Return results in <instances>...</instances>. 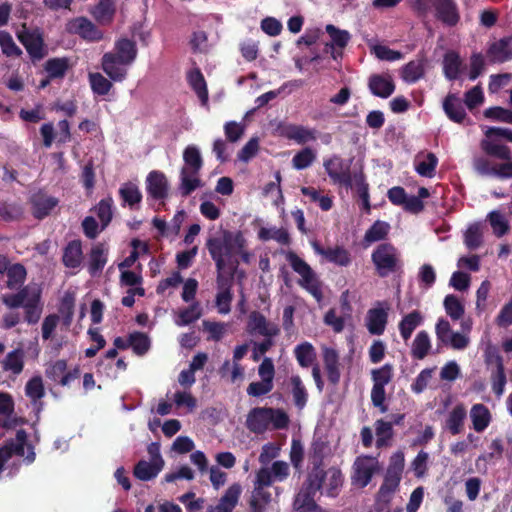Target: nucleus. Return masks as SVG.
Returning <instances> with one entry per match:
<instances>
[{"mask_svg": "<svg viewBox=\"0 0 512 512\" xmlns=\"http://www.w3.org/2000/svg\"><path fill=\"white\" fill-rule=\"evenodd\" d=\"M483 153L502 162L492 164L486 157H477L473 161L475 171L482 176H494L499 179L512 178V150L507 145L483 144Z\"/></svg>", "mask_w": 512, "mask_h": 512, "instance_id": "nucleus-1", "label": "nucleus"}, {"mask_svg": "<svg viewBox=\"0 0 512 512\" xmlns=\"http://www.w3.org/2000/svg\"><path fill=\"white\" fill-rule=\"evenodd\" d=\"M245 246L246 239L241 231L236 233L224 231L222 238L211 237L206 242V247L217 270H224L226 266H230V261L236 260L233 259V256L237 254V250H241Z\"/></svg>", "mask_w": 512, "mask_h": 512, "instance_id": "nucleus-2", "label": "nucleus"}, {"mask_svg": "<svg viewBox=\"0 0 512 512\" xmlns=\"http://www.w3.org/2000/svg\"><path fill=\"white\" fill-rule=\"evenodd\" d=\"M289 423V415L283 409L255 407L249 411L245 425L250 432L263 434L270 426L273 430L287 429Z\"/></svg>", "mask_w": 512, "mask_h": 512, "instance_id": "nucleus-3", "label": "nucleus"}, {"mask_svg": "<svg viewBox=\"0 0 512 512\" xmlns=\"http://www.w3.org/2000/svg\"><path fill=\"white\" fill-rule=\"evenodd\" d=\"M371 261L379 277H387L402 268L398 249L389 242L379 244L371 254Z\"/></svg>", "mask_w": 512, "mask_h": 512, "instance_id": "nucleus-4", "label": "nucleus"}, {"mask_svg": "<svg viewBox=\"0 0 512 512\" xmlns=\"http://www.w3.org/2000/svg\"><path fill=\"white\" fill-rule=\"evenodd\" d=\"M324 482L325 478L320 477L316 471L308 472L306 480L294 499L293 506L296 512H315L318 509L315 496Z\"/></svg>", "mask_w": 512, "mask_h": 512, "instance_id": "nucleus-5", "label": "nucleus"}, {"mask_svg": "<svg viewBox=\"0 0 512 512\" xmlns=\"http://www.w3.org/2000/svg\"><path fill=\"white\" fill-rule=\"evenodd\" d=\"M286 260L294 272L301 276L298 282L299 285L317 300H320L322 298L321 284L310 265L293 251H289L286 254Z\"/></svg>", "mask_w": 512, "mask_h": 512, "instance_id": "nucleus-6", "label": "nucleus"}, {"mask_svg": "<svg viewBox=\"0 0 512 512\" xmlns=\"http://www.w3.org/2000/svg\"><path fill=\"white\" fill-rule=\"evenodd\" d=\"M323 166L334 184H339L346 188L353 187V176L351 174L350 165L340 156L334 155L324 160Z\"/></svg>", "mask_w": 512, "mask_h": 512, "instance_id": "nucleus-7", "label": "nucleus"}, {"mask_svg": "<svg viewBox=\"0 0 512 512\" xmlns=\"http://www.w3.org/2000/svg\"><path fill=\"white\" fill-rule=\"evenodd\" d=\"M378 470L379 463L375 458L371 456L357 457L353 464L352 484L359 488L366 487Z\"/></svg>", "mask_w": 512, "mask_h": 512, "instance_id": "nucleus-8", "label": "nucleus"}, {"mask_svg": "<svg viewBox=\"0 0 512 512\" xmlns=\"http://www.w3.org/2000/svg\"><path fill=\"white\" fill-rule=\"evenodd\" d=\"M66 31L78 35L85 41L98 42L104 37L103 32L87 17L80 16L71 19L66 24Z\"/></svg>", "mask_w": 512, "mask_h": 512, "instance_id": "nucleus-9", "label": "nucleus"}, {"mask_svg": "<svg viewBox=\"0 0 512 512\" xmlns=\"http://www.w3.org/2000/svg\"><path fill=\"white\" fill-rule=\"evenodd\" d=\"M17 38L33 60H41L45 56L44 39L39 29H24L17 33Z\"/></svg>", "mask_w": 512, "mask_h": 512, "instance_id": "nucleus-10", "label": "nucleus"}, {"mask_svg": "<svg viewBox=\"0 0 512 512\" xmlns=\"http://www.w3.org/2000/svg\"><path fill=\"white\" fill-rule=\"evenodd\" d=\"M46 377L61 386H69L73 381L80 377L79 367L67 371V361L59 359L49 365L45 370Z\"/></svg>", "mask_w": 512, "mask_h": 512, "instance_id": "nucleus-11", "label": "nucleus"}, {"mask_svg": "<svg viewBox=\"0 0 512 512\" xmlns=\"http://www.w3.org/2000/svg\"><path fill=\"white\" fill-rule=\"evenodd\" d=\"M368 89L372 95L387 99L395 91L396 85L392 75L388 72L371 74L368 78Z\"/></svg>", "mask_w": 512, "mask_h": 512, "instance_id": "nucleus-12", "label": "nucleus"}, {"mask_svg": "<svg viewBox=\"0 0 512 512\" xmlns=\"http://www.w3.org/2000/svg\"><path fill=\"white\" fill-rule=\"evenodd\" d=\"M280 136L303 145L317 140V130L298 124H285L279 127Z\"/></svg>", "mask_w": 512, "mask_h": 512, "instance_id": "nucleus-13", "label": "nucleus"}, {"mask_svg": "<svg viewBox=\"0 0 512 512\" xmlns=\"http://www.w3.org/2000/svg\"><path fill=\"white\" fill-rule=\"evenodd\" d=\"M435 8L436 17L447 26H456L460 20L458 6L454 0H429Z\"/></svg>", "mask_w": 512, "mask_h": 512, "instance_id": "nucleus-14", "label": "nucleus"}, {"mask_svg": "<svg viewBox=\"0 0 512 512\" xmlns=\"http://www.w3.org/2000/svg\"><path fill=\"white\" fill-rule=\"evenodd\" d=\"M147 193L155 200H163L168 196L169 183L163 172L151 171L146 178Z\"/></svg>", "mask_w": 512, "mask_h": 512, "instance_id": "nucleus-15", "label": "nucleus"}, {"mask_svg": "<svg viewBox=\"0 0 512 512\" xmlns=\"http://www.w3.org/2000/svg\"><path fill=\"white\" fill-rule=\"evenodd\" d=\"M247 327L250 333L257 332L264 337H275L280 332L276 324L268 322L266 317L258 311L250 313Z\"/></svg>", "mask_w": 512, "mask_h": 512, "instance_id": "nucleus-16", "label": "nucleus"}, {"mask_svg": "<svg viewBox=\"0 0 512 512\" xmlns=\"http://www.w3.org/2000/svg\"><path fill=\"white\" fill-rule=\"evenodd\" d=\"M487 57L491 63H504L512 59V36L503 37L493 42L488 50Z\"/></svg>", "mask_w": 512, "mask_h": 512, "instance_id": "nucleus-17", "label": "nucleus"}, {"mask_svg": "<svg viewBox=\"0 0 512 512\" xmlns=\"http://www.w3.org/2000/svg\"><path fill=\"white\" fill-rule=\"evenodd\" d=\"M402 474L386 471V474L384 476V481L381 484L377 496H376V502L378 505L386 506L390 503L392 499V495L397 490L400 481H401Z\"/></svg>", "mask_w": 512, "mask_h": 512, "instance_id": "nucleus-18", "label": "nucleus"}, {"mask_svg": "<svg viewBox=\"0 0 512 512\" xmlns=\"http://www.w3.org/2000/svg\"><path fill=\"white\" fill-rule=\"evenodd\" d=\"M58 203L59 200L53 196L43 193L34 194L31 198L32 215L36 219L42 220L50 215Z\"/></svg>", "mask_w": 512, "mask_h": 512, "instance_id": "nucleus-19", "label": "nucleus"}, {"mask_svg": "<svg viewBox=\"0 0 512 512\" xmlns=\"http://www.w3.org/2000/svg\"><path fill=\"white\" fill-rule=\"evenodd\" d=\"M241 495V486L237 483L232 484L219 499L215 506H209L207 512H233L238 504Z\"/></svg>", "mask_w": 512, "mask_h": 512, "instance_id": "nucleus-20", "label": "nucleus"}, {"mask_svg": "<svg viewBox=\"0 0 512 512\" xmlns=\"http://www.w3.org/2000/svg\"><path fill=\"white\" fill-rule=\"evenodd\" d=\"M124 64L120 62L117 56L112 52H107L102 56L101 66L102 70L113 80L122 81L127 75V70Z\"/></svg>", "mask_w": 512, "mask_h": 512, "instance_id": "nucleus-21", "label": "nucleus"}, {"mask_svg": "<svg viewBox=\"0 0 512 512\" xmlns=\"http://www.w3.org/2000/svg\"><path fill=\"white\" fill-rule=\"evenodd\" d=\"M443 110L449 120L461 124L467 114L461 99L453 93H449L443 100Z\"/></svg>", "mask_w": 512, "mask_h": 512, "instance_id": "nucleus-22", "label": "nucleus"}, {"mask_svg": "<svg viewBox=\"0 0 512 512\" xmlns=\"http://www.w3.org/2000/svg\"><path fill=\"white\" fill-rule=\"evenodd\" d=\"M323 361L328 381L333 385H337L341 376L338 352L333 348H325L323 351Z\"/></svg>", "mask_w": 512, "mask_h": 512, "instance_id": "nucleus-23", "label": "nucleus"}, {"mask_svg": "<svg viewBox=\"0 0 512 512\" xmlns=\"http://www.w3.org/2000/svg\"><path fill=\"white\" fill-rule=\"evenodd\" d=\"M388 314L382 308L370 309L367 313V329L372 335H382L387 324Z\"/></svg>", "mask_w": 512, "mask_h": 512, "instance_id": "nucleus-24", "label": "nucleus"}, {"mask_svg": "<svg viewBox=\"0 0 512 512\" xmlns=\"http://www.w3.org/2000/svg\"><path fill=\"white\" fill-rule=\"evenodd\" d=\"M83 259L82 243L80 240L68 242L63 250L62 262L67 268H78Z\"/></svg>", "mask_w": 512, "mask_h": 512, "instance_id": "nucleus-25", "label": "nucleus"}, {"mask_svg": "<svg viewBox=\"0 0 512 512\" xmlns=\"http://www.w3.org/2000/svg\"><path fill=\"white\" fill-rule=\"evenodd\" d=\"M424 321V316L419 310H413L403 316L398 324L399 332L404 341L410 339L414 330Z\"/></svg>", "mask_w": 512, "mask_h": 512, "instance_id": "nucleus-26", "label": "nucleus"}, {"mask_svg": "<svg viewBox=\"0 0 512 512\" xmlns=\"http://www.w3.org/2000/svg\"><path fill=\"white\" fill-rule=\"evenodd\" d=\"M23 308L24 320L30 325L38 323L43 311V306L41 304V292L37 291L33 293L25 302Z\"/></svg>", "mask_w": 512, "mask_h": 512, "instance_id": "nucleus-27", "label": "nucleus"}, {"mask_svg": "<svg viewBox=\"0 0 512 512\" xmlns=\"http://www.w3.org/2000/svg\"><path fill=\"white\" fill-rule=\"evenodd\" d=\"M107 263V251L104 244L98 243L91 248L88 261V271L91 276L100 273Z\"/></svg>", "mask_w": 512, "mask_h": 512, "instance_id": "nucleus-28", "label": "nucleus"}, {"mask_svg": "<svg viewBox=\"0 0 512 512\" xmlns=\"http://www.w3.org/2000/svg\"><path fill=\"white\" fill-rule=\"evenodd\" d=\"M118 193L122 200V206L127 205L131 209H135L141 203L143 197L139 187L132 182L123 183Z\"/></svg>", "mask_w": 512, "mask_h": 512, "instance_id": "nucleus-29", "label": "nucleus"}, {"mask_svg": "<svg viewBox=\"0 0 512 512\" xmlns=\"http://www.w3.org/2000/svg\"><path fill=\"white\" fill-rule=\"evenodd\" d=\"M115 56L124 64H132L137 57V46L133 40L121 38L115 43Z\"/></svg>", "mask_w": 512, "mask_h": 512, "instance_id": "nucleus-30", "label": "nucleus"}, {"mask_svg": "<svg viewBox=\"0 0 512 512\" xmlns=\"http://www.w3.org/2000/svg\"><path fill=\"white\" fill-rule=\"evenodd\" d=\"M187 81L202 104H206L208 102V89L201 70L199 68H194L189 71Z\"/></svg>", "mask_w": 512, "mask_h": 512, "instance_id": "nucleus-31", "label": "nucleus"}, {"mask_svg": "<svg viewBox=\"0 0 512 512\" xmlns=\"http://www.w3.org/2000/svg\"><path fill=\"white\" fill-rule=\"evenodd\" d=\"M425 74V61L423 59H416L408 62L402 67L401 77L406 83H416Z\"/></svg>", "mask_w": 512, "mask_h": 512, "instance_id": "nucleus-32", "label": "nucleus"}, {"mask_svg": "<svg viewBox=\"0 0 512 512\" xmlns=\"http://www.w3.org/2000/svg\"><path fill=\"white\" fill-rule=\"evenodd\" d=\"M25 353L21 348L14 349L7 353L2 361V369L5 372H11L14 375H19L24 368Z\"/></svg>", "mask_w": 512, "mask_h": 512, "instance_id": "nucleus-33", "label": "nucleus"}, {"mask_svg": "<svg viewBox=\"0 0 512 512\" xmlns=\"http://www.w3.org/2000/svg\"><path fill=\"white\" fill-rule=\"evenodd\" d=\"M271 493L262 487H255L249 500V512H268Z\"/></svg>", "mask_w": 512, "mask_h": 512, "instance_id": "nucleus-34", "label": "nucleus"}, {"mask_svg": "<svg viewBox=\"0 0 512 512\" xmlns=\"http://www.w3.org/2000/svg\"><path fill=\"white\" fill-rule=\"evenodd\" d=\"M473 428L476 432L484 431L491 421L489 409L484 404H475L470 411Z\"/></svg>", "mask_w": 512, "mask_h": 512, "instance_id": "nucleus-35", "label": "nucleus"}, {"mask_svg": "<svg viewBox=\"0 0 512 512\" xmlns=\"http://www.w3.org/2000/svg\"><path fill=\"white\" fill-rule=\"evenodd\" d=\"M461 65L462 61L457 52L448 51L445 53L443 58V72L448 80L454 81L459 78Z\"/></svg>", "mask_w": 512, "mask_h": 512, "instance_id": "nucleus-36", "label": "nucleus"}, {"mask_svg": "<svg viewBox=\"0 0 512 512\" xmlns=\"http://www.w3.org/2000/svg\"><path fill=\"white\" fill-rule=\"evenodd\" d=\"M70 67L69 59L66 57H55L48 59L44 64V70L50 78L63 79Z\"/></svg>", "mask_w": 512, "mask_h": 512, "instance_id": "nucleus-37", "label": "nucleus"}, {"mask_svg": "<svg viewBox=\"0 0 512 512\" xmlns=\"http://www.w3.org/2000/svg\"><path fill=\"white\" fill-rule=\"evenodd\" d=\"M438 165V158L432 152H428L423 159L417 157L414 168L415 171L422 177L433 178L436 174Z\"/></svg>", "mask_w": 512, "mask_h": 512, "instance_id": "nucleus-38", "label": "nucleus"}, {"mask_svg": "<svg viewBox=\"0 0 512 512\" xmlns=\"http://www.w3.org/2000/svg\"><path fill=\"white\" fill-rule=\"evenodd\" d=\"M294 356L302 368H308L315 362L317 354L314 346L305 341L294 348Z\"/></svg>", "mask_w": 512, "mask_h": 512, "instance_id": "nucleus-39", "label": "nucleus"}, {"mask_svg": "<svg viewBox=\"0 0 512 512\" xmlns=\"http://www.w3.org/2000/svg\"><path fill=\"white\" fill-rule=\"evenodd\" d=\"M431 349L430 337L427 331L422 330L417 333L411 347V356L414 359H424Z\"/></svg>", "mask_w": 512, "mask_h": 512, "instance_id": "nucleus-40", "label": "nucleus"}, {"mask_svg": "<svg viewBox=\"0 0 512 512\" xmlns=\"http://www.w3.org/2000/svg\"><path fill=\"white\" fill-rule=\"evenodd\" d=\"M326 445L322 441H315L312 443L309 452V458L312 463V469L309 472H317L320 477L325 478L326 473L322 468L323 459L325 453Z\"/></svg>", "mask_w": 512, "mask_h": 512, "instance_id": "nucleus-41", "label": "nucleus"}, {"mask_svg": "<svg viewBox=\"0 0 512 512\" xmlns=\"http://www.w3.org/2000/svg\"><path fill=\"white\" fill-rule=\"evenodd\" d=\"M6 286L11 290H18L26 280L27 271L24 265L20 263L11 264L6 271Z\"/></svg>", "mask_w": 512, "mask_h": 512, "instance_id": "nucleus-42", "label": "nucleus"}, {"mask_svg": "<svg viewBox=\"0 0 512 512\" xmlns=\"http://www.w3.org/2000/svg\"><path fill=\"white\" fill-rule=\"evenodd\" d=\"M162 466L156 463L140 460L134 466L133 474L141 481H149L154 479L162 470Z\"/></svg>", "mask_w": 512, "mask_h": 512, "instance_id": "nucleus-43", "label": "nucleus"}, {"mask_svg": "<svg viewBox=\"0 0 512 512\" xmlns=\"http://www.w3.org/2000/svg\"><path fill=\"white\" fill-rule=\"evenodd\" d=\"M390 231L389 223L381 220H376L370 228L365 232L364 243L367 245L374 242L383 241L387 238Z\"/></svg>", "mask_w": 512, "mask_h": 512, "instance_id": "nucleus-44", "label": "nucleus"}, {"mask_svg": "<svg viewBox=\"0 0 512 512\" xmlns=\"http://www.w3.org/2000/svg\"><path fill=\"white\" fill-rule=\"evenodd\" d=\"M466 410L463 405H456L446 419V428L452 435H458L463 429Z\"/></svg>", "mask_w": 512, "mask_h": 512, "instance_id": "nucleus-45", "label": "nucleus"}, {"mask_svg": "<svg viewBox=\"0 0 512 512\" xmlns=\"http://www.w3.org/2000/svg\"><path fill=\"white\" fill-rule=\"evenodd\" d=\"M291 393L293 401L298 409H303L308 401L307 389L299 375H292L290 377Z\"/></svg>", "mask_w": 512, "mask_h": 512, "instance_id": "nucleus-46", "label": "nucleus"}, {"mask_svg": "<svg viewBox=\"0 0 512 512\" xmlns=\"http://www.w3.org/2000/svg\"><path fill=\"white\" fill-rule=\"evenodd\" d=\"M498 138H504L512 143V129L504 127H487L484 131V138L480 141V149L483 152V144L490 142L494 145H504Z\"/></svg>", "mask_w": 512, "mask_h": 512, "instance_id": "nucleus-47", "label": "nucleus"}, {"mask_svg": "<svg viewBox=\"0 0 512 512\" xmlns=\"http://www.w3.org/2000/svg\"><path fill=\"white\" fill-rule=\"evenodd\" d=\"M495 367L491 374L492 390L497 396H501L507 381L502 356H495Z\"/></svg>", "mask_w": 512, "mask_h": 512, "instance_id": "nucleus-48", "label": "nucleus"}, {"mask_svg": "<svg viewBox=\"0 0 512 512\" xmlns=\"http://www.w3.org/2000/svg\"><path fill=\"white\" fill-rule=\"evenodd\" d=\"M183 159L185 168H188L191 175H198L202 166L203 160L200 155L199 149L196 146H187L183 152Z\"/></svg>", "mask_w": 512, "mask_h": 512, "instance_id": "nucleus-49", "label": "nucleus"}, {"mask_svg": "<svg viewBox=\"0 0 512 512\" xmlns=\"http://www.w3.org/2000/svg\"><path fill=\"white\" fill-rule=\"evenodd\" d=\"M238 265V260L230 261V266H226L228 269L227 275L225 274V269L217 270L216 285L218 292L231 291Z\"/></svg>", "mask_w": 512, "mask_h": 512, "instance_id": "nucleus-50", "label": "nucleus"}, {"mask_svg": "<svg viewBox=\"0 0 512 512\" xmlns=\"http://www.w3.org/2000/svg\"><path fill=\"white\" fill-rule=\"evenodd\" d=\"M202 316V309L198 301L192 302L188 307L179 311L175 323L178 326H187Z\"/></svg>", "mask_w": 512, "mask_h": 512, "instance_id": "nucleus-51", "label": "nucleus"}, {"mask_svg": "<svg viewBox=\"0 0 512 512\" xmlns=\"http://www.w3.org/2000/svg\"><path fill=\"white\" fill-rule=\"evenodd\" d=\"M25 394L28 398H30L34 405L39 403V405L42 406L40 400L45 395V389L42 378L40 376H34L28 380L25 385Z\"/></svg>", "mask_w": 512, "mask_h": 512, "instance_id": "nucleus-52", "label": "nucleus"}, {"mask_svg": "<svg viewBox=\"0 0 512 512\" xmlns=\"http://www.w3.org/2000/svg\"><path fill=\"white\" fill-rule=\"evenodd\" d=\"M180 193L183 197L189 196L192 192H194L198 187L202 185L200 178L198 175H191L188 168L182 167L180 173Z\"/></svg>", "mask_w": 512, "mask_h": 512, "instance_id": "nucleus-53", "label": "nucleus"}, {"mask_svg": "<svg viewBox=\"0 0 512 512\" xmlns=\"http://www.w3.org/2000/svg\"><path fill=\"white\" fill-rule=\"evenodd\" d=\"M258 238L262 241L275 240L279 244L289 245L290 235L284 228H265L262 227L258 232Z\"/></svg>", "mask_w": 512, "mask_h": 512, "instance_id": "nucleus-54", "label": "nucleus"}, {"mask_svg": "<svg viewBox=\"0 0 512 512\" xmlns=\"http://www.w3.org/2000/svg\"><path fill=\"white\" fill-rule=\"evenodd\" d=\"M375 433L377 436L376 446L378 448L387 446L394 435L392 423L383 419L377 420L375 422Z\"/></svg>", "mask_w": 512, "mask_h": 512, "instance_id": "nucleus-55", "label": "nucleus"}, {"mask_svg": "<svg viewBox=\"0 0 512 512\" xmlns=\"http://www.w3.org/2000/svg\"><path fill=\"white\" fill-rule=\"evenodd\" d=\"M325 473V478L327 477L326 493L328 496L335 497L343 484V474L337 467H330Z\"/></svg>", "mask_w": 512, "mask_h": 512, "instance_id": "nucleus-56", "label": "nucleus"}, {"mask_svg": "<svg viewBox=\"0 0 512 512\" xmlns=\"http://www.w3.org/2000/svg\"><path fill=\"white\" fill-rule=\"evenodd\" d=\"M321 253L329 262L339 266H348L351 263L350 253L343 247L327 248Z\"/></svg>", "mask_w": 512, "mask_h": 512, "instance_id": "nucleus-57", "label": "nucleus"}, {"mask_svg": "<svg viewBox=\"0 0 512 512\" xmlns=\"http://www.w3.org/2000/svg\"><path fill=\"white\" fill-rule=\"evenodd\" d=\"M483 243L481 225L479 223L471 224L464 233V244L469 250L478 249Z\"/></svg>", "mask_w": 512, "mask_h": 512, "instance_id": "nucleus-58", "label": "nucleus"}, {"mask_svg": "<svg viewBox=\"0 0 512 512\" xmlns=\"http://www.w3.org/2000/svg\"><path fill=\"white\" fill-rule=\"evenodd\" d=\"M316 157L317 154L312 148L304 147L293 156L292 165L297 170H304L312 165Z\"/></svg>", "mask_w": 512, "mask_h": 512, "instance_id": "nucleus-59", "label": "nucleus"}, {"mask_svg": "<svg viewBox=\"0 0 512 512\" xmlns=\"http://www.w3.org/2000/svg\"><path fill=\"white\" fill-rule=\"evenodd\" d=\"M325 29H326V32L331 37V40H332V43L330 45L331 47L336 46L340 49H343L348 45V43L351 39V35L347 30H341V29L337 28L336 26H334L333 24L326 25Z\"/></svg>", "mask_w": 512, "mask_h": 512, "instance_id": "nucleus-60", "label": "nucleus"}, {"mask_svg": "<svg viewBox=\"0 0 512 512\" xmlns=\"http://www.w3.org/2000/svg\"><path fill=\"white\" fill-rule=\"evenodd\" d=\"M112 206H113V199H112V197L109 196L107 198L101 199L95 207V211H96V214L101 222L102 229L107 227L112 220V217H113Z\"/></svg>", "mask_w": 512, "mask_h": 512, "instance_id": "nucleus-61", "label": "nucleus"}, {"mask_svg": "<svg viewBox=\"0 0 512 512\" xmlns=\"http://www.w3.org/2000/svg\"><path fill=\"white\" fill-rule=\"evenodd\" d=\"M115 9L110 0H100L93 11L94 18L101 23H109L112 21Z\"/></svg>", "mask_w": 512, "mask_h": 512, "instance_id": "nucleus-62", "label": "nucleus"}, {"mask_svg": "<svg viewBox=\"0 0 512 512\" xmlns=\"http://www.w3.org/2000/svg\"><path fill=\"white\" fill-rule=\"evenodd\" d=\"M129 344L134 353L142 356L147 353L150 348V340L145 333L133 332L129 335Z\"/></svg>", "mask_w": 512, "mask_h": 512, "instance_id": "nucleus-63", "label": "nucleus"}, {"mask_svg": "<svg viewBox=\"0 0 512 512\" xmlns=\"http://www.w3.org/2000/svg\"><path fill=\"white\" fill-rule=\"evenodd\" d=\"M444 308L453 320H459L464 315V306L460 300L453 294H449L444 299Z\"/></svg>", "mask_w": 512, "mask_h": 512, "instance_id": "nucleus-64", "label": "nucleus"}]
</instances>
